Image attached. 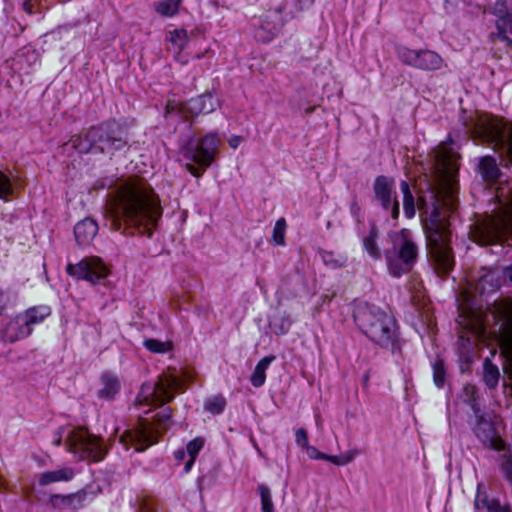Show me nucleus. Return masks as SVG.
Here are the masks:
<instances>
[{"mask_svg": "<svg viewBox=\"0 0 512 512\" xmlns=\"http://www.w3.org/2000/svg\"><path fill=\"white\" fill-rule=\"evenodd\" d=\"M98 231L97 223L89 218H86L75 226L74 234L79 245H88L92 242Z\"/></svg>", "mask_w": 512, "mask_h": 512, "instance_id": "18", "label": "nucleus"}, {"mask_svg": "<svg viewBox=\"0 0 512 512\" xmlns=\"http://www.w3.org/2000/svg\"><path fill=\"white\" fill-rule=\"evenodd\" d=\"M66 443L69 451L80 454L81 458L91 461H100L104 458L106 450L102 440L84 428H76L67 437Z\"/></svg>", "mask_w": 512, "mask_h": 512, "instance_id": "9", "label": "nucleus"}, {"mask_svg": "<svg viewBox=\"0 0 512 512\" xmlns=\"http://www.w3.org/2000/svg\"><path fill=\"white\" fill-rule=\"evenodd\" d=\"M51 310L48 306H35L26 310L21 314V320L27 327L42 323L48 316Z\"/></svg>", "mask_w": 512, "mask_h": 512, "instance_id": "21", "label": "nucleus"}, {"mask_svg": "<svg viewBox=\"0 0 512 512\" xmlns=\"http://www.w3.org/2000/svg\"><path fill=\"white\" fill-rule=\"evenodd\" d=\"M55 444L56 445H60L61 444V437H58L57 440L55 441Z\"/></svg>", "mask_w": 512, "mask_h": 512, "instance_id": "49", "label": "nucleus"}, {"mask_svg": "<svg viewBox=\"0 0 512 512\" xmlns=\"http://www.w3.org/2000/svg\"><path fill=\"white\" fill-rule=\"evenodd\" d=\"M354 319L363 332L378 345L387 347L394 343L396 322L388 312L365 303L357 307Z\"/></svg>", "mask_w": 512, "mask_h": 512, "instance_id": "4", "label": "nucleus"}, {"mask_svg": "<svg viewBox=\"0 0 512 512\" xmlns=\"http://www.w3.org/2000/svg\"><path fill=\"white\" fill-rule=\"evenodd\" d=\"M220 145V139L213 134L206 135L194 146L188 147L185 151V157L196 164L199 167H195L193 164H186L187 170L195 177H200L215 160L218 153V147Z\"/></svg>", "mask_w": 512, "mask_h": 512, "instance_id": "8", "label": "nucleus"}, {"mask_svg": "<svg viewBox=\"0 0 512 512\" xmlns=\"http://www.w3.org/2000/svg\"><path fill=\"white\" fill-rule=\"evenodd\" d=\"M169 42L177 49L178 53H181L187 45L188 34L184 29H176L169 32Z\"/></svg>", "mask_w": 512, "mask_h": 512, "instance_id": "34", "label": "nucleus"}, {"mask_svg": "<svg viewBox=\"0 0 512 512\" xmlns=\"http://www.w3.org/2000/svg\"><path fill=\"white\" fill-rule=\"evenodd\" d=\"M91 146H96L101 152L121 142V138L114 135L113 125L105 124L89 129L86 135Z\"/></svg>", "mask_w": 512, "mask_h": 512, "instance_id": "15", "label": "nucleus"}, {"mask_svg": "<svg viewBox=\"0 0 512 512\" xmlns=\"http://www.w3.org/2000/svg\"><path fill=\"white\" fill-rule=\"evenodd\" d=\"M274 16H275L276 18H279V14H278V13H276V12L274 13Z\"/></svg>", "mask_w": 512, "mask_h": 512, "instance_id": "50", "label": "nucleus"}, {"mask_svg": "<svg viewBox=\"0 0 512 512\" xmlns=\"http://www.w3.org/2000/svg\"><path fill=\"white\" fill-rule=\"evenodd\" d=\"M275 360V356L269 355L261 359L251 376V383L254 387H260L265 383L266 380V370L268 369L269 365Z\"/></svg>", "mask_w": 512, "mask_h": 512, "instance_id": "25", "label": "nucleus"}, {"mask_svg": "<svg viewBox=\"0 0 512 512\" xmlns=\"http://www.w3.org/2000/svg\"><path fill=\"white\" fill-rule=\"evenodd\" d=\"M394 185L395 181L393 178L381 175L376 177L373 184V191L376 200L380 202L382 208L389 211L391 217L397 220L399 218L400 208L399 202L394 195Z\"/></svg>", "mask_w": 512, "mask_h": 512, "instance_id": "13", "label": "nucleus"}, {"mask_svg": "<svg viewBox=\"0 0 512 512\" xmlns=\"http://www.w3.org/2000/svg\"><path fill=\"white\" fill-rule=\"evenodd\" d=\"M84 494L77 492L68 495L54 494L49 498V504L58 510L77 511L83 507Z\"/></svg>", "mask_w": 512, "mask_h": 512, "instance_id": "17", "label": "nucleus"}, {"mask_svg": "<svg viewBox=\"0 0 512 512\" xmlns=\"http://www.w3.org/2000/svg\"><path fill=\"white\" fill-rule=\"evenodd\" d=\"M391 238L400 263L394 260L389 253L386 254V260L390 272L394 276H400L403 272L412 268L418 257V247L407 229L395 232L391 235Z\"/></svg>", "mask_w": 512, "mask_h": 512, "instance_id": "6", "label": "nucleus"}, {"mask_svg": "<svg viewBox=\"0 0 512 512\" xmlns=\"http://www.w3.org/2000/svg\"><path fill=\"white\" fill-rule=\"evenodd\" d=\"M170 418L171 410L165 408L157 415L154 423L140 420L134 431H125L120 437V442L126 449L133 446L136 451H144L156 443L158 437L166 431Z\"/></svg>", "mask_w": 512, "mask_h": 512, "instance_id": "5", "label": "nucleus"}, {"mask_svg": "<svg viewBox=\"0 0 512 512\" xmlns=\"http://www.w3.org/2000/svg\"><path fill=\"white\" fill-rule=\"evenodd\" d=\"M204 446V440L201 437H197L190 441L186 446V451L189 455V460L186 462L184 470L185 472H189L194 464V461L199 453V451Z\"/></svg>", "mask_w": 512, "mask_h": 512, "instance_id": "32", "label": "nucleus"}, {"mask_svg": "<svg viewBox=\"0 0 512 512\" xmlns=\"http://www.w3.org/2000/svg\"><path fill=\"white\" fill-rule=\"evenodd\" d=\"M477 388L474 385L467 384L463 387L464 401L468 403H474L476 400Z\"/></svg>", "mask_w": 512, "mask_h": 512, "instance_id": "41", "label": "nucleus"}, {"mask_svg": "<svg viewBox=\"0 0 512 512\" xmlns=\"http://www.w3.org/2000/svg\"><path fill=\"white\" fill-rule=\"evenodd\" d=\"M31 2H32V0H24V3H23L24 10L29 14H31L33 12Z\"/></svg>", "mask_w": 512, "mask_h": 512, "instance_id": "47", "label": "nucleus"}, {"mask_svg": "<svg viewBox=\"0 0 512 512\" xmlns=\"http://www.w3.org/2000/svg\"><path fill=\"white\" fill-rule=\"evenodd\" d=\"M398 57L405 65L424 71L439 70L445 66L444 59L432 50L401 48Z\"/></svg>", "mask_w": 512, "mask_h": 512, "instance_id": "11", "label": "nucleus"}, {"mask_svg": "<svg viewBox=\"0 0 512 512\" xmlns=\"http://www.w3.org/2000/svg\"><path fill=\"white\" fill-rule=\"evenodd\" d=\"M243 139L242 137L240 136H232L230 139H229V145L233 148V149H236L241 143H242Z\"/></svg>", "mask_w": 512, "mask_h": 512, "instance_id": "45", "label": "nucleus"}, {"mask_svg": "<svg viewBox=\"0 0 512 512\" xmlns=\"http://www.w3.org/2000/svg\"><path fill=\"white\" fill-rule=\"evenodd\" d=\"M377 236L378 234L376 229L372 228L369 232V235L364 238L363 244L368 254L372 258L379 260L381 258V250L377 245Z\"/></svg>", "mask_w": 512, "mask_h": 512, "instance_id": "33", "label": "nucleus"}, {"mask_svg": "<svg viewBox=\"0 0 512 512\" xmlns=\"http://www.w3.org/2000/svg\"><path fill=\"white\" fill-rule=\"evenodd\" d=\"M12 192L13 188L9 177L0 171V199L7 200Z\"/></svg>", "mask_w": 512, "mask_h": 512, "instance_id": "38", "label": "nucleus"}, {"mask_svg": "<svg viewBox=\"0 0 512 512\" xmlns=\"http://www.w3.org/2000/svg\"><path fill=\"white\" fill-rule=\"evenodd\" d=\"M490 447L496 451H502L505 449V442L500 437H493L490 440Z\"/></svg>", "mask_w": 512, "mask_h": 512, "instance_id": "44", "label": "nucleus"}, {"mask_svg": "<svg viewBox=\"0 0 512 512\" xmlns=\"http://www.w3.org/2000/svg\"><path fill=\"white\" fill-rule=\"evenodd\" d=\"M459 339L463 342L479 340L484 334V322L481 313L463 308L458 318Z\"/></svg>", "mask_w": 512, "mask_h": 512, "instance_id": "14", "label": "nucleus"}, {"mask_svg": "<svg viewBox=\"0 0 512 512\" xmlns=\"http://www.w3.org/2000/svg\"><path fill=\"white\" fill-rule=\"evenodd\" d=\"M144 346L153 353H165L172 349L170 342H162L156 339L145 340Z\"/></svg>", "mask_w": 512, "mask_h": 512, "instance_id": "37", "label": "nucleus"}, {"mask_svg": "<svg viewBox=\"0 0 512 512\" xmlns=\"http://www.w3.org/2000/svg\"><path fill=\"white\" fill-rule=\"evenodd\" d=\"M225 407V400L223 398H215L213 400L208 401L205 404L206 410L213 414H219L223 411Z\"/></svg>", "mask_w": 512, "mask_h": 512, "instance_id": "39", "label": "nucleus"}, {"mask_svg": "<svg viewBox=\"0 0 512 512\" xmlns=\"http://www.w3.org/2000/svg\"><path fill=\"white\" fill-rule=\"evenodd\" d=\"M400 190L402 193L404 214L408 219H411L415 216L416 207L414 196L407 181L400 183Z\"/></svg>", "mask_w": 512, "mask_h": 512, "instance_id": "26", "label": "nucleus"}, {"mask_svg": "<svg viewBox=\"0 0 512 512\" xmlns=\"http://www.w3.org/2000/svg\"><path fill=\"white\" fill-rule=\"evenodd\" d=\"M500 378V372L496 365L489 359H485L483 363V380L487 387L494 389L497 387Z\"/></svg>", "mask_w": 512, "mask_h": 512, "instance_id": "28", "label": "nucleus"}, {"mask_svg": "<svg viewBox=\"0 0 512 512\" xmlns=\"http://www.w3.org/2000/svg\"><path fill=\"white\" fill-rule=\"evenodd\" d=\"M3 485L2 478L0 477V486Z\"/></svg>", "mask_w": 512, "mask_h": 512, "instance_id": "51", "label": "nucleus"}, {"mask_svg": "<svg viewBox=\"0 0 512 512\" xmlns=\"http://www.w3.org/2000/svg\"><path fill=\"white\" fill-rule=\"evenodd\" d=\"M162 214L159 197L141 178H130L120 183L106 203L105 218L111 229L148 227Z\"/></svg>", "mask_w": 512, "mask_h": 512, "instance_id": "2", "label": "nucleus"}, {"mask_svg": "<svg viewBox=\"0 0 512 512\" xmlns=\"http://www.w3.org/2000/svg\"><path fill=\"white\" fill-rule=\"evenodd\" d=\"M295 437H296V443L305 448V449H310V446L308 444V434H307V431L303 428H299L297 431H296V434H295Z\"/></svg>", "mask_w": 512, "mask_h": 512, "instance_id": "42", "label": "nucleus"}, {"mask_svg": "<svg viewBox=\"0 0 512 512\" xmlns=\"http://www.w3.org/2000/svg\"><path fill=\"white\" fill-rule=\"evenodd\" d=\"M183 104L175 100H168L165 107V114H171L174 112L182 113Z\"/></svg>", "mask_w": 512, "mask_h": 512, "instance_id": "43", "label": "nucleus"}, {"mask_svg": "<svg viewBox=\"0 0 512 512\" xmlns=\"http://www.w3.org/2000/svg\"><path fill=\"white\" fill-rule=\"evenodd\" d=\"M504 130L505 125L501 120L492 116H481L475 124L473 132L476 138L491 143L495 149L506 152L512 162V127L507 140H505Z\"/></svg>", "mask_w": 512, "mask_h": 512, "instance_id": "7", "label": "nucleus"}, {"mask_svg": "<svg viewBox=\"0 0 512 512\" xmlns=\"http://www.w3.org/2000/svg\"><path fill=\"white\" fill-rule=\"evenodd\" d=\"M191 110L195 114L210 113L215 109V101L212 95L205 94L193 98L189 101Z\"/></svg>", "mask_w": 512, "mask_h": 512, "instance_id": "24", "label": "nucleus"}, {"mask_svg": "<svg viewBox=\"0 0 512 512\" xmlns=\"http://www.w3.org/2000/svg\"><path fill=\"white\" fill-rule=\"evenodd\" d=\"M505 275L512 282V265L505 269Z\"/></svg>", "mask_w": 512, "mask_h": 512, "instance_id": "48", "label": "nucleus"}, {"mask_svg": "<svg viewBox=\"0 0 512 512\" xmlns=\"http://www.w3.org/2000/svg\"><path fill=\"white\" fill-rule=\"evenodd\" d=\"M433 175L435 187L433 202L428 204L418 197V209L422 212V224L427 238V246L439 275H447L454 266L450 247L448 217L457 208L458 155L447 143H441L434 150Z\"/></svg>", "mask_w": 512, "mask_h": 512, "instance_id": "1", "label": "nucleus"}, {"mask_svg": "<svg viewBox=\"0 0 512 512\" xmlns=\"http://www.w3.org/2000/svg\"><path fill=\"white\" fill-rule=\"evenodd\" d=\"M434 382L437 386H442L444 383L445 370L441 362H436L433 366Z\"/></svg>", "mask_w": 512, "mask_h": 512, "instance_id": "40", "label": "nucleus"}, {"mask_svg": "<svg viewBox=\"0 0 512 512\" xmlns=\"http://www.w3.org/2000/svg\"><path fill=\"white\" fill-rule=\"evenodd\" d=\"M495 15L497 16V33L492 35L493 39L506 41L512 47V40L507 36L508 33L512 34V10H508L498 2L495 7Z\"/></svg>", "mask_w": 512, "mask_h": 512, "instance_id": "16", "label": "nucleus"}, {"mask_svg": "<svg viewBox=\"0 0 512 512\" xmlns=\"http://www.w3.org/2000/svg\"><path fill=\"white\" fill-rule=\"evenodd\" d=\"M182 0H161L155 3V10L164 17H172L178 13Z\"/></svg>", "mask_w": 512, "mask_h": 512, "instance_id": "31", "label": "nucleus"}, {"mask_svg": "<svg viewBox=\"0 0 512 512\" xmlns=\"http://www.w3.org/2000/svg\"><path fill=\"white\" fill-rule=\"evenodd\" d=\"M66 272L78 279L95 283L105 278L109 271L99 257H87L77 264H68Z\"/></svg>", "mask_w": 512, "mask_h": 512, "instance_id": "12", "label": "nucleus"}, {"mask_svg": "<svg viewBox=\"0 0 512 512\" xmlns=\"http://www.w3.org/2000/svg\"><path fill=\"white\" fill-rule=\"evenodd\" d=\"M475 507L487 512H511L507 506H502L496 499L489 498L486 493L478 492L475 499Z\"/></svg>", "mask_w": 512, "mask_h": 512, "instance_id": "23", "label": "nucleus"}, {"mask_svg": "<svg viewBox=\"0 0 512 512\" xmlns=\"http://www.w3.org/2000/svg\"><path fill=\"white\" fill-rule=\"evenodd\" d=\"M174 456H175V459L178 461V462H182L184 459H185V456H186V452L184 450H177L175 453H174Z\"/></svg>", "mask_w": 512, "mask_h": 512, "instance_id": "46", "label": "nucleus"}, {"mask_svg": "<svg viewBox=\"0 0 512 512\" xmlns=\"http://www.w3.org/2000/svg\"><path fill=\"white\" fill-rule=\"evenodd\" d=\"M270 18H272V16L266 15L257 31V37L264 42L270 41L275 36L278 29L275 22L268 21Z\"/></svg>", "mask_w": 512, "mask_h": 512, "instance_id": "30", "label": "nucleus"}, {"mask_svg": "<svg viewBox=\"0 0 512 512\" xmlns=\"http://www.w3.org/2000/svg\"><path fill=\"white\" fill-rule=\"evenodd\" d=\"M306 450L309 452V454L312 458L324 459V460H327V461H329L335 465H338V466L346 465V464L350 463L355 457V452H348V453L342 454L340 456H330V455L320 453L314 447H310V449H306Z\"/></svg>", "mask_w": 512, "mask_h": 512, "instance_id": "27", "label": "nucleus"}, {"mask_svg": "<svg viewBox=\"0 0 512 512\" xmlns=\"http://www.w3.org/2000/svg\"><path fill=\"white\" fill-rule=\"evenodd\" d=\"M32 328L27 327L21 320V314L10 320L4 330V337L7 341L13 343L29 336Z\"/></svg>", "mask_w": 512, "mask_h": 512, "instance_id": "19", "label": "nucleus"}, {"mask_svg": "<svg viewBox=\"0 0 512 512\" xmlns=\"http://www.w3.org/2000/svg\"><path fill=\"white\" fill-rule=\"evenodd\" d=\"M287 224L284 218H280L276 221L272 232V241L275 245L282 246L285 244Z\"/></svg>", "mask_w": 512, "mask_h": 512, "instance_id": "35", "label": "nucleus"}, {"mask_svg": "<svg viewBox=\"0 0 512 512\" xmlns=\"http://www.w3.org/2000/svg\"><path fill=\"white\" fill-rule=\"evenodd\" d=\"M74 470L70 467H63L54 471H46L38 475V482L41 486L52 483L68 482L74 477Z\"/></svg>", "mask_w": 512, "mask_h": 512, "instance_id": "20", "label": "nucleus"}, {"mask_svg": "<svg viewBox=\"0 0 512 512\" xmlns=\"http://www.w3.org/2000/svg\"><path fill=\"white\" fill-rule=\"evenodd\" d=\"M258 491L261 497L262 512H274L270 489L266 485L260 484Z\"/></svg>", "mask_w": 512, "mask_h": 512, "instance_id": "36", "label": "nucleus"}, {"mask_svg": "<svg viewBox=\"0 0 512 512\" xmlns=\"http://www.w3.org/2000/svg\"><path fill=\"white\" fill-rule=\"evenodd\" d=\"M498 211L477 222L470 231V237L480 245L503 243L512 239V187L497 188Z\"/></svg>", "mask_w": 512, "mask_h": 512, "instance_id": "3", "label": "nucleus"}, {"mask_svg": "<svg viewBox=\"0 0 512 512\" xmlns=\"http://www.w3.org/2000/svg\"><path fill=\"white\" fill-rule=\"evenodd\" d=\"M479 171L482 177L487 181H493L497 179L499 175V169L496 161L492 157H484L481 159L479 164Z\"/></svg>", "mask_w": 512, "mask_h": 512, "instance_id": "29", "label": "nucleus"}, {"mask_svg": "<svg viewBox=\"0 0 512 512\" xmlns=\"http://www.w3.org/2000/svg\"><path fill=\"white\" fill-rule=\"evenodd\" d=\"M120 390V383L115 376L105 374L101 377V388L98 396L104 400L113 399Z\"/></svg>", "mask_w": 512, "mask_h": 512, "instance_id": "22", "label": "nucleus"}, {"mask_svg": "<svg viewBox=\"0 0 512 512\" xmlns=\"http://www.w3.org/2000/svg\"><path fill=\"white\" fill-rule=\"evenodd\" d=\"M181 390L182 381L176 370L168 368L159 376L152 393L149 396H145L144 402L147 405L162 406L172 401L175 393Z\"/></svg>", "mask_w": 512, "mask_h": 512, "instance_id": "10", "label": "nucleus"}]
</instances>
